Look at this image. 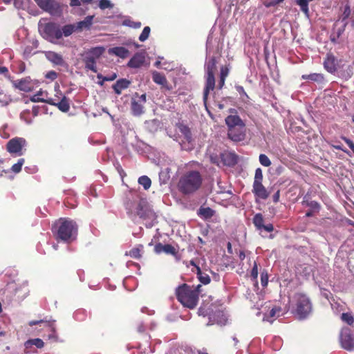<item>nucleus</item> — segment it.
Returning <instances> with one entry per match:
<instances>
[{
    "label": "nucleus",
    "mask_w": 354,
    "mask_h": 354,
    "mask_svg": "<svg viewBox=\"0 0 354 354\" xmlns=\"http://www.w3.org/2000/svg\"><path fill=\"white\" fill-rule=\"evenodd\" d=\"M209 319L213 322V323H216L219 325H225L227 322V315L221 310H218V312L212 315Z\"/></svg>",
    "instance_id": "23"
},
{
    "label": "nucleus",
    "mask_w": 354,
    "mask_h": 354,
    "mask_svg": "<svg viewBox=\"0 0 354 354\" xmlns=\"http://www.w3.org/2000/svg\"><path fill=\"white\" fill-rule=\"evenodd\" d=\"M145 62V55L144 53H136L128 62V66L131 68H139L142 66Z\"/></svg>",
    "instance_id": "22"
},
{
    "label": "nucleus",
    "mask_w": 354,
    "mask_h": 354,
    "mask_svg": "<svg viewBox=\"0 0 354 354\" xmlns=\"http://www.w3.org/2000/svg\"><path fill=\"white\" fill-rule=\"evenodd\" d=\"M147 101L146 94L139 95L135 93L131 102V110L133 115L140 116L144 113V105Z\"/></svg>",
    "instance_id": "7"
},
{
    "label": "nucleus",
    "mask_w": 354,
    "mask_h": 354,
    "mask_svg": "<svg viewBox=\"0 0 354 354\" xmlns=\"http://www.w3.org/2000/svg\"><path fill=\"white\" fill-rule=\"evenodd\" d=\"M163 252L173 256H176L177 254L176 249L170 244L164 245Z\"/></svg>",
    "instance_id": "41"
},
{
    "label": "nucleus",
    "mask_w": 354,
    "mask_h": 354,
    "mask_svg": "<svg viewBox=\"0 0 354 354\" xmlns=\"http://www.w3.org/2000/svg\"><path fill=\"white\" fill-rule=\"evenodd\" d=\"M205 71L207 74L206 84L203 93V101L205 103L207 99L208 93L212 91L215 86L214 71H216V60L214 57L209 59L205 64Z\"/></svg>",
    "instance_id": "6"
},
{
    "label": "nucleus",
    "mask_w": 354,
    "mask_h": 354,
    "mask_svg": "<svg viewBox=\"0 0 354 354\" xmlns=\"http://www.w3.org/2000/svg\"><path fill=\"white\" fill-rule=\"evenodd\" d=\"M50 97H48V93L45 91L40 89L35 95L30 97V100L32 102H46Z\"/></svg>",
    "instance_id": "26"
},
{
    "label": "nucleus",
    "mask_w": 354,
    "mask_h": 354,
    "mask_svg": "<svg viewBox=\"0 0 354 354\" xmlns=\"http://www.w3.org/2000/svg\"><path fill=\"white\" fill-rule=\"evenodd\" d=\"M32 346H35L38 348H41L44 346V342H43L42 339L39 338H35L28 339L24 343V346L26 349L30 348Z\"/></svg>",
    "instance_id": "29"
},
{
    "label": "nucleus",
    "mask_w": 354,
    "mask_h": 354,
    "mask_svg": "<svg viewBox=\"0 0 354 354\" xmlns=\"http://www.w3.org/2000/svg\"><path fill=\"white\" fill-rule=\"evenodd\" d=\"M28 0H14V6L17 9H25Z\"/></svg>",
    "instance_id": "46"
},
{
    "label": "nucleus",
    "mask_w": 354,
    "mask_h": 354,
    "mask_svg": "<svg viewBox=\"0 0 354 354\" xmlns=\"http://www.w3.org/2000/svg\"><path fill=\"white\" fill-rule=\"evenodd\" d=\"M105 49L102 46L91 48L84 54V58L95 61L104 53Z\"/></svg>",
    "instance_id": "16"
},
{
    "label": "nucleus",
    "mask_w": 354,
    "mask_h": 354,
    "mask_svg": "<svg viewBox=\"0 0 354 354\" xmlns=\"http://www.w3.org/2000/svg\"><path fill=\"white\" fill-rule=\"evenodd\" d=\"M340 343L342 347L347 351L354 349V337L348 328H344L341 330Z\"/></svg>",
    "instance_id": "10"
},
{
    "label": "nucleus",
    "mask_w": 354,
    "mask_h": 354,
    "mask_svg": "<svg viewBox=\"0 0 354 354\" xmlns=\"http://www.w3.org/2000/svg\"><path fill=\"white\" fill-rule=\"evenodd\" d=\"M108 53L110 55H114L122 59H124L129 55V51L122 46L111 48L109 49Z\"/></svg>",
    "instance_id": "24"
},
{
    "label": "nucleus",
    "mask_w": 354,
    "mask_h": 354,
    "mask_svg": "<svg viewBox=\"0 0 354 354\" xmlns=\"http://www.w3.org/2000/svg\"><path fill=\"white\" fill-rule=\"evenodd\" d=\"M296 305V313L299 319L306 318L312 311V304L309 298L301 293H297L294 297Z\"/></svg>",
    "instance_id": "5"
},
{
    "label": "nucleus",
    "mask_w": 354,
    "mask_h": 354,
    "mask_svg": "<svg viewBox=\"0 0 354 354\" xmlns=\"http://www.w3.org/2000/svg\"><path fill=\"white\" fill-rule=\"evenodd\" d=\"M52 231L57 239L69 242L75 238L77 226L72 220L59 218L53 225Z\"/></svg>",
    "instance_id": "1"
},
{
    "label": "nucleus",
    "mask_w": 354,
    "mask_h": 354,
    "mask_svg": "<svg viewBox=\"0 0 354 354\" xmlns=\"http://www.w3.org/2000/svg\"><path fill=\"white\" fill-rule=\"evenodd\" d=\"M259 160L261 165L263 167H269L271 165V161L266 154H260Z\"/></svg>",
    "instance_id": "43"
},
{
    "label": "nucleus",
    "mask_w": 354,
    "mask_h": 354,
    "mask_svg": "<svg viewBox=\"0 0 354 354\" xmlns=\"http://www.w3.org/2000/svg\"><path fill=\"white\" fill-rule=\"evenodd\" d=\"M28 115V112H23L20 114V118L21 120L24 121L26 124H31L32 119L28 118L26 116Z\"/></svg>",
    "instance_id": "54"
},
{
    "label": "nucleus",
    "mask_w": 354,
    "mask_h": 354,
    "mask_svg": "<svg viewBox=\"0 0 354 354\" xmlns=\"http://www.w3.org/2000/svg\"><path fill=\"white\" fill-rule=\"evenodd\" d=\"M251 277L253 278V279H257L258 277V268L256 263H254V265L252 269Z\"/></svg>",
    "instance_id": "56"
},
{
    "label": "nucleus",
    "mask_w": 354,
    "mask_h": 354,
    "mask_svg": "<svg viewBox=\"0 0 354 354\" xmlns=\"http://www.w3.org/2000/svg\"><path fill=\"white\" fill-rule=\"evenodd\" d=\"M262 180H263L262 170L260 168H257L255 170V175H254V183L262 182Z\"/></svg>",
    "instance_id": "50"
},
{
    "label": "nucleus",
    "mask_w": 354,
    "mask_h": 354,
    "mask_svg": "<svg viewBox=\"0 0 354 354\" xmlns=\"http://www.w3.org/2000/svg\"><path fill=\"white\" fill-rule=\"evenodd\" d=\"M225 121L227 129L245 126V122L237 115H230L225 118Z\"/></svg>",
    "instance_id": "18"
},
{
    "label": "nucleus",
    "mask_w": 354,
    "mask_h": 354,
    "mask_svg": "<svg viewBox=\"0 0 354 354\" xmlns=\"http://www.w3.org/2000/svg\"><path fill=\"white\" fill-rule=\"evenodd\" d=\"M352 75H353L352 67L351 66H348L347 67L346 73L344 72L340 75L342 77H344L345 79H348L351 77Z\"/></svg>",
    "instance_id": "52"
},
{
    "label": "nucleus",
    "mask_w": 354,
    "mask_h": 354,
    "mask_svg": "<svg viewBox=\"0 0 354 354\" xmlns=\"http://www.w3.org/2000/svg\"><path fill=\"white\" fill-rule=\"evenodd\" d=\"M261 285L263 286H266L268 281V277L267 273L262 272L261 274Z\"/></svg>",
    "instance_id": "55"
},
{
    "label": "nucleus",
    "mask_w": 354,
    "mask_h": 354,
    "mask_svg": "<svg viewBox=\"0 0 354 354\" xmlns=\"http://www.w3.org/2000/svg\"><path fill=\"white\" fill-rule=\"evenodd\" d=\"M97 79H102V82H99L98 84L101 86L103 85L104 82L113 81L117 77V74L113 73L111 75L103 76L102 74H97Z\"/></svg>",
    "instance_id": "36"
},
{
    "label": "nucleus",
    "mask_w": 354,
    "mask_h": 354,
    "mask_svg": "<svg viewBox=\"0 0 354 354\" xmlns=\"http://www.w3.org/2000/svg\"><path fill=\"white\" fill-rule=\"evenodd\" d=\"M342 319L348 325H352L354 322L353 317L350 313H342Z\"/></svg>",
    "instance_id": "44"
},
{
    "label": "nucleus",
    "mask_w": 354,
    "mask_h": 354,
    "mask_svg": "<svg viewBox=\"0 0 354 354\" xmlns=\"http://www.w3.org/2000/svg\"><path fill=\"white\" fill-rule=\"evenodd\" d=\"M283 1V0H272L270 2L266 3L265 6L266 7L274 6H276L277 4L282 2Z\"/></svg>",
    "instance_id": "59"
},
{
    "label": "nucleus",
    "mask_w": 354,
    "mask_h": 354,
    "mask_svg": "<svg viewBox=\"0 0 354 354\" xmlns=\"http://www.w3.org/2000/svg\"><path fill=\"white\" fill-rule=\"evenodd\" d=\"M209 159L211 162H212L213 164H215L218 167H221V154L219 156L214 154L210 155Z\"/></svg>",
    "instance_id": "48"
},
{
    "label": "nucleus",
    "mask_w": 354,
    "mask_h": 354,
    "mask_svg": "<svg viewBox=\"0 0 354 354\" xmlns=\"http://www.w3.org/2000/svg\"><path fill=\"white\" fill-rule=\"evenodd\" d=\"M122 25L135 29L140 28L141 27V23L140 21H133L130 18L125 19L122 21Z\"/></svg>",
    "instance_id": "35"
},
{
    "label": "nucleus",
    "mask_w": 354,
    "mask_h": 354,
    "mask_svg": "<svg viewBox=\"0 0 354 354\" xmlns=\"http://www.w3.org/2000/svg\"><path fill=\"white\" fill-rule=\"evenodd\" d=\"M281 312V308L280 307H274L270 310L268 315L264 316L263 320L272 323L276 317L280 315Z\"/></svg>",
    "instance_id": "28"
},
{
    "label": "nucleus",
    "mask_w": 354,
    "mask_h": 354,
    "mask_svg": "<svg viewBox=\"0 0 354 354\" xmlns=\"http://www.w3.org/2000/svg\"><path fill=\"white\" fill-rule=\"evenodd\" d=\"M246 136L245 126L228 129L227 136L232 141L238 142L245 140Z\"/></svg>",
    "instance_id": "12"
},
{
    "label": "nucleus",
    "mask_w": 354,
    "mask_h": 354,
    "mask_svg": "<svg viewBox=\"0 0 354 354\" xmlns=\"http://www.w3.org/2000/svg\"><path fill=\"white\" fill-rule=\"evenodd\" d=\"M131 82L127 79L118 80L116 83L113 86V88L115 93L120 95L124 89L127 88Z\"/></svg>",
    "instance_id": "27"
},
{
    "label": "nucleus",
    "mask_w": 354,
    "mask_h": 354,
    "mask_svg": "<svg viewBox=\"0 0 354 354\" xmlns=\"http://www.w3.org/2000/svg\"><path fill=\"white\" fill-rule=\"evenodd\" d=\"M252 192L256 197L261 199H266L269 196V193L263 185L262 182L253 183Z\"/></svg>",
    "instance_id": "17"
},
{
    "label": "nucleus",
    "mask_w": 354,
    "mask_h": 354,
    "mask_svg": "<svg viewBox=\"0 0 354 354\" xmlns=\"http://www.w3.org/2000/svg\"><path fill=\"white\" fill-rule=\"evenodd\" d=\"M26 146V141L24 138L16 137L8 141L6 149L10 154L19 156L23 154V148Z\"/></svg>",
    "instance_id": "8"
},
{
    "label": "nucleus",
    "mask_w": 354,
    "mask_h": 354,
    "mask_svg": "<svg viewBox=\"0 0 354 354\" xmlns=\"http://www.w3.org/2000/svg\"><path fill=\"white\" fill-rule=\"evenodd\" d=\"M138 183L147 190L151 187V180L148 176H142L138 178Z\"/></svg>",
    "instance_id": "33"
},
{
    "label": "nucleus",
    "mask_w": 354,
    "mask_h": 354,
    "mask_svg": "<svg viewBox=\"0 0 354 354\" xmlns=\"http://www.w3.org/2000/svg\"><path fill=\"white\" fill-rule=\"evenodd\" d=\"M214 212L209 207H203L199 209V214L206 218L212 217L214 215Z\"/></svg>",
    "instance_id": "37"
},
{
    "label": "nucleus",
    "mask_w": 354,
    "mask_h": 354,
    "mask_svg": "<svg viewBox=\"0 0 354 354\" xmlns=\"http://www.w3.org/2000/svg\"><path fill=\"white\" fill-rule=\"evenodd\" d=\"M7 129H8V125L7 124H3L0 128V136H1V137L2 138L7 139V138H8L10 137V133H8Z\"/></svg>",
    "instance_id": "49"
},
{
    "label": "nucleus",
    "mask_w": 354,
    "mask_h": 354,
    "mask_svg": "<svg viewBox=\"0 0 354 354\" xmlns=\"http://www.w3.org/2000/svg\"><path fill=\"white\" fill-rule=\"evenodd\" d=\"M228 75V70L226 68H222L221 69V77L225 78Z\"/></svg>",
    "instance_id": "62"
},
{
    "label": "nucleus",
    "mask_w": 354,
    "mask_h": 354,
    "mask_svg": "<svg viewBox=\"0 0 354 354\" xmlns=\"http://www.w3.org/2000/svg\"><path fill=\"white\" fill-rule=\"evenodd\" d=\"M324 66L328 73H335L337 68L335 57L331 54H328L324 62Z\"/></svg>",
    "instance_id": "21"
},
{
    "label": "nucleus",
    "mask_w": 354,
    "mask_h": 354,
    "mask_svg": "<svg viewBox=\"0 0 354 354\" xmlns=\"http://www.w3.org/2000/svg\"><path fill=\"white\" fill-rule=\"evenodd\" d=\"M163 248H164V245H162L161 243H158V244L156 245V246H155V248H154L155 252L157 254L163 252Z\"/></svg>",
    "instance_id": "60"
},
{
    "label": "nucleus",
    "mask_w": 354,
    "mask_h": 354,
    "mask_svg": "<svg viewBox=\"0 0 354 354\" xmlns=\"http://www.w3.org/2000/svg\"><path fill=\"white\" fill-rule=\"evenodd\" d=\"M85 62V66L87 69L92 71L93 72H97L96 62L88 59L84 58Z\"/></svg>",
    "instance_id": "39"
},
{
    "label": "nucleus",
    "mask_w": 354,
    "mask_h": 354,
    "mask_svg": "<svg viewBox=\"0 0 354 354\" xmlns=\"http://www.w3.org/2000/svg\"><path fill=\"white\" fill-rule=\"evenodd\" d=\"M135 214L145 221L147 227H151L156 221V215L146 201L141 200L137 205Z\"/></svg>",
    "instance_id": "4"
},
{
    "label": "nucleus",
    "mask_w": 354,
    "mask_h": 354,
    "mask_svg": "<svg viewBox=\"0 0 354 354\" xmlns=\"http://www.w3.org/2000/svg\"><path fill=\"white\" fill-rule=\"evenodd\" d=\"M131 257L138 259L141 257V249L140 248H135L131 250L128 254Z\"/></svg>",
    "instance_id": "45"
},
{
    "label": "nucleus",
    "mask_w": 354,
    "mask_h": 354,
    "mask_svg": "<svg viewBox=\"0 0 354 354\" xmlns=\"http://www.w3.org/2000/svg\"><path fill=\"white\" fill-rule=\"evenodd\" d=\"M237 156L232 152L224 151L221 153V166H233L237 162Z\"/></svg>",
    "instance_id": "14"
},
{
    "label": "nucleus",
    "mask_w": 354,
    "mask_h": 354,
    "mask_svg": "<svg viewBox=\"0 0 354 354\" xmlns=\"http://www.w3.org/2000/svg\"><path fill=\"white\" fill-rule=\"evenodd\" d=\"M93 16L90 15L84 18V20L77 22L76 25L77 30H82L83 28H89L92 24Z\"/></svg>",
    "instance_id": "30"
},
{
    "label": "nucleus",
    "mask_w": 354,
    "mask_h": 354,
    "mask_svg": "<svg viewBox=\"0 0 354 354\" xmlns=\"http://www.w3.org/2000/svg\"><path fill=\"white\" fill-rule=\"evenodd\" d=\"M0 74L4 75L5 77H9L8 70L6 66H0Z\"/></svg>",
    "instance_id": "61"
},
{
    "label": "nucleus",
    "mask_w": 354,
    "mask_h": 354,
    "mask_svg": "<svg viewBox=\"0 0 354 354\" xmlns=\"http://www.w3.org/2000/svg\"><path fill=\"white\" fill-rule=\"evenodd\" d=\"M57 27V26L53 23L39 24V30L41 35L47 39H50Z\"/></svg>",
    "instance_id": "15"
},
{
    "label": "nucleus",
    "mask_w": 354,
    "mask_h": 354,
    "mask_svg": "<svg viewBox=\"0 0 354 354\" xmlns=\"http://www.w3.org/2000/svg\"><path fill=\"white\" fill-rule=\"evenodd\" d=\"M99 8L101 10H105L107 8L111 9L113 8V4L111 3L110 0H100Z\"/></svg>",
    "instance_id": "42"
},
{
    "label": "nucleus",
    "mask_w": 354,
    "mask_h": 354,
    "mask_svg": "<svg viewBox=\"0 0 354 354\" xmlns=\"http://www.w3.org/2000/svg\"><path fill=\"white\" fill-rule=\"evenodd\" d=\"M75 30H77L75 24L66 25L62 28L63 36L68 37L72 35Z\"/></svg>",
    "instance_id": "32"
},
{
    "label": "nucleus",
    "mask_w": 354,
    "mask_h": 354,
    "mask_svg": "<svg viewBox=\"0 0 354 354\" xmlns=\"http://www.w3.org/2000/svg\"><path fill=\"white\" fill-rule=\"evenodd\" d=\"M25 162V160L24 158H20L18 160L17 162L13 165L11 167L12 171L15 174L20 172L21 170V167Z\"/></svg>",
    "instance_id": "38"
},
{
    "label": "nucleus",
    "mask_w": 354,
    "mask_h": 354,
    "mask_svg": "<svg viewBox=\"0 0 354 354\" xmlns=\"http://www.w3.org/2000/svg\"><path fill=\"white\" fill-rule=\"evenodd\" d=\"M39 82L32 80L29 77L15 81L13 85L15 88L24 92H30L38 86Z\"/></svg>",
    "instance_id": "9"
},
{
    "label": "nucleus",
    "mask_w": 354,
    "mask_h": 354,
    "mask_svg": "<svg viewBox=\"0 0 354 354\" xmlns=\"http://www.w3.org/2000/svg\"><path fill=\"white\" fill-rule=\"evenodd\" d=\"M234 0H221V3H225V6L224 9H226L227 11H230L231 10L232 6H234Z\"/></svg>",
    "instance_id": "51"
},
{
    "label": "nucleus",
    "mask_w": 354,
    "mask_h": 354,
    "mask_svg": "<svg viewBox=\"0 0 354 354\" xmlns=\"http://www.w3.org/2000/svg\"><path fill=\"white\" fill-rule=\"evenodd\" d=\"M183 132H184L185 138L188 141H189V139H190V132H189V130L187 127H183Z\"/></svg>",
    "instance_id": "63"
},
{
    "label": "nucleus",
    "mask_w": 354,
    "mask_h": 354,
    "mask_svg": "<svg viewBox=\"0 0 354 354\" xmlns=\"http://www.w3.org/2000/svg\"><path fill=\"white\" fill-rule=\"evenodd\" d=\"M162 68L166 71H171L174 68V65L171 63L164 62L162 64Z\"/></svg>",
    "instance_id": "58"
},
{
    "label": "nucleus",
    "mask_w": 354,
    "mask_h": 354,
    "mask_svg": "<svg viewBox=\"0 0 354 354\" xmlns=\"http://www.w3.org/2000/svg\"><path fill=\"white\" fill-rule=\"evenodd\" d=\"M45 55L48 61L55 65H62L64 64L62 55L57 53L48 51L45 53Z\"/></svg>",
    "instance_id": "25"
},
{
    "label": "nucleus",
    "mask_w": 354,
    "mask_h": 354,
    "mask_svg": "<svg viewBox=\"0 0 354 354\" xmlns=\"http://www.w3.org/2000/svg\"><path fill=\"white\" fill-rule=\"evenodd\" d=\"M153 81L162 86V88H165L167 90H170V86L168 84V82L163 74L160 73L153 71L151 72Z\"/></svg>",
    "instance_id": "20"
},
{
    "label": "nucleus",
    "mask_w": 354,
    "mask_h": 354,
    "mask_svg": "<svg viewBox=\"0 0 354 354\" xmlns=\"http://www.w3.org/2000/svg\"><path fill=\"white\" fill-rule=\"evenodd\" d=\"M303 80H310L313 82H316L318 83H322L324 81V78L323 75L320 73H312L310 75H303L301 76Z\"/></svg>",
    "instance_id": "31"
},
{
    "label": "nucleus",
    "mask_w": 354,
    "mask_h": 354,
    "mask_svg": "<svg viewBox=\"0 0 354 354\" xmlns=\"http://www.w3.org/2000/svg\"><path fill=\"white\" fill-rule=\"evenodd\" d=\"M196 269L199 281L205 285L208 284L210 282V278L209 275L207 274H203L198 266H196Z\"/></svg>",
    "instance_id": "34"
},
{
    "label": "nucleus",
    "mask_w": 354,
    "mask_h": 354,
    "mask_svg": "<svg viewBox=\"0 0 354 354\" xmlns=\"http://www.w3.org/2000/svg\"><path fill=\"white\" fill-rule=\"evenodd\" d=\"M9 100L6 98H1L0 97V106H6L9 104Z\"/></svg>",
    "instance_id": "64"
},
{
    "label": "nucleus",
    "mask_w": 354,
    "mask_h": 354,
    "mask_svg": "<svg viewBox=\"0 0 354 354\" xmlns=\"http://www.w3.org/2000/svg\"><path fill=\"white\" fill-rule=\"evenodd\" d=\"M37 5L51 15H57L59 12V3L53 0H35Z\"/></svg>",
    "instance_id": "11"
},
{
    "label": "nucleus",
    "mask_w": 354,
    "mask_h": 354,
    "mask_svg": "<svg viewBox=\"0 0 354 354\" xmlns=\"http://www.w3.org/2000/svg\"><path fill=\"white\" fill-rule=\"evenodd\" d=\"M201 285L191 287L187 284L180 286L176 290L178 300L185 307L190 309L194 308L198 301Z\"/></svg>",
    "instance_id": "2"
},
{
    "label": "nucleus",
    "mask_w": 354,
    "mask_h": 354,
    "mask_svg": "<svg viewBox=\"0 0 354 354\" xmlns=\"http://www.w3.org/2000/svg\"><path fill=\"white\" fill-rule=\"evenodd\" d=\"M45 77L46 78L49 79L51 81H53L57 77V73L54 71H50L46 73Z\"/></svg>",
    "instance_id": "53"
},
{
    "label": "nucleus",
    "mask_w": 354,
    "mask_h": 354,
    "mask_svg": "<svg viewBox=\"0 0 354 354\" xmlns=\"http://www.w3.org/2000/svg\"><path fill=\"white\" fill-rule=\"evenodd\" d=\"M342 138L354 153V142L346 137H342Z\"/></svg>",
    "instance_id": "57"
},
{
    "label": "nucleus",
    "mask_w": 354,
    "mask_h": 354,
    "mask_svg": "<svg viewBox=\"0 0 354 354\" xmlns=\"http://www.w3.org/2000/svg\"><path fill=\"white\" fill-rule=\"evenodd\" d=\"M253 223L259 230H264L268 232H270L273 230V225L272 224L263 225V218L261 214H257L254 216Z\"/></svg>",
    "instance_id": "19"
},
{
    "label": "nucleus",
    "mask_w": 354,
    "mask_h": 354,
    "mask_svg": "<svg viewBox=\"0 0 354 354\" xmlns=\"http://www.w3.org/2000/svg\"><path fill=\"white\" fill-rule=\"evenodd\" d=\"M63 36L62 29H59L58 26L54 30L53 34L50 37L49 40L53 41L54 39H61Z\"/></svg>",
    "instance_id": "47"
},
{
    "label": "nucleus",
    "mask_w": 354,
    "mask_h": 354,
    "mask_svg": "<svg viewBox=\"0 0 354 354\" xmlns=\"http://www.w3.org/2000/svg\"><path fill=\"white\" fill-rule=\"evenodd\" d=\"M203 178L198 171H189L179 179L178 189L184 194H189L197 191L201 186Z\"/></svg>",
    "instance_id": "3"
},
{
    "label": "nucleus",
    "mask_w": 354,
    "mask_h": 354,
    "mask_svg": "<svg viewBox=\"0 0 354 354\" xmlns=\"http://www.w3.org/2000/svg\"><path fill=\"white\" fill-rule=\"evenodd\" d=\"M47 101L48 104L57 106L59 110L64 113L68 112L70 109V100L67 97H64L59 101L50 97Z\"/></svg>",
    "instance_id": "13"
},
{
    "label": "nucleus",
    "mask_w": 354,
    "mask_h": 354,
    "mask_svg": "<svg viewBox=\"0 0 354 354\" xmlns=\"http://www.w3.org/2000/svg\"><path fill=\"white\" fill-rule=\"evenodd\" d=\"M150 31V28L149 26H145L139 36V40L142 42L146 41L149 37Z\"/></svg>",
    "instance_id": "40"
}]
</instances>
